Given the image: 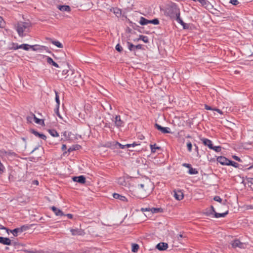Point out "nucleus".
Returning a JSON list of instances; mask_svg holds the SVG:
<instances>
[{
  "mask_svg": "<svg viewBox=\"0 0 253 253\" xmlns=\"http://www.w3.org/2000/svg\"><path fill=\"white\" fill-rule=\"evenodd\" d=\"M232 246L234 248L238 247L240 249H242L244 248V244L241 242L239 240L236 239L233 241Z\"/></svg>",
  "mask_w": 253,
  "mask_h": 253,
  "instance_id": "12",
  "label": "nucleus"
},
{
  "mask_svg": "<svg viewBox=\"0 0 253 253\" xmlns=\"http://www.w3.org/2000/svg\"><path fill=\"white\" fill-rule=\"evenodd\" d=\"M139 23L141 25H146L149 24V20L141 16L140 17Z\"/></svg>",
  "mask_w": 253,
  "mask_h": 253,
  "instance_id": "31",
  "label": "nucleus"
},
{
  "mask_svg": "<svg viewBox=\"0 0 253 253\" xmlns=\"http://www.w3.org/2000/svg\"><path fill=\"white\" fill-rule=\"evenodd\" d=\"M127 21L129 24V26L131 27L134 30H138V28H140L138 25H137L136 23L132 22L129 19H128Z\"/></svg>",
  "mask_w": 253,
  "mask_h": 253,
  "instance_id": "33",
  "label": "nucleus"
},
{
  "mask_svg": "<svg viewBox=\"0 0 253 253\" xmlns=\"http://www.w3.org/2000/svg\"><path fill=\"white\" fill-rule=\"evenodd\" d=\"M48 132L53 137L59 136V134L57 131L54 129H51L48 130Z\"/></svg>",
  "mask_w": 253,
  "mask_h": 253,
  "instance_id": "35",
  "label": "nucleus"
},
{
  "mask_svg": "<svg viewBox=\"0 0 253 253\" xmlns=\"http://www.w3.org/2000/svg\"><path fill=\"white\" fill-rule=\"evenodd\" d=\"M58 8L61 11L70 12L71 11V7L67 5H59L58 6Z\"/></svg>",
  "mask_w": 253,
  "mask_h": 253,
  "instance_id": "21",
  "label": "nucleus"
},
{
  "mask_svg": "<svg viewBox=\"0 0 253 253\" xmlns=\"http://www.w3.org/2000/svg\"><path fill=\"white\" fill-rule=\"evenodd\" d=\"M201 141L202 142L203 144L206 146H208L209 149H211L212 148V147L213 146V144L212 141L206 138H202L200 139Z\"/></svg>",
  "mask_w": 253,
  "mask_h": 253,
  "instance_id": "11",
  "label": "nucleus"
},
{
  "mask_svg": "<svg viewBox=\"0 0 253 253\" xmlns=\"http://www.w3.org/2000/svg\"><path fill=\"white\" fill-rule=\"evenodd\" d=\"M126 45L127 46L128 49L131 52H135V45H134L132 43L129 42H126Z\"/></svg>",
  "mask_w": 253,
  "mask_h": 253,
  "instance_id": "32",
  "label": "nucleus"
},
{
  "mask_svg": "<svg viewBox=\"0 0 253 253\" xmlns=\"http://www.w3.org/2000/svg\"><path fill=\"white\" fill-rule=\"evenodd\" d=\"M117 141H112V142H107L103 146L106 148H110L112 150H115L117 149Z\"/></svg>",
  "mask_w": 253,
  "mask_h": 253,
  "instance_id": "15",
  "label": "nucleus"
},
{
  "mask_svg": "<svg viewBox=\"0 0 253 253\" xmlns=\"http://www.w3.org/2000/svg\"><path fill=\"white\" fill-rule=\"evenodd\" d=\"M69 72V71L68 70H64L62 71V74L63 75H67V76L65 77V79L68 78V77H69V74H68Z\"/></svg>",
  "mask_w": 253,
  "mask_h": 253,
  "instance_id": "57",
  "label": "nucleus"
},
{
  "mask_svg": "<svg viewBox=\"0 0 253 253\" xmlns=\"http://www.w3.org/2000/svg\"><path fill=\"white\" fill-rule=\"evenodd\" d=\"M113 121L114 122L115 125L117 127H122L124 126V122L121 120V117L120 115H116L114 119L113 120Z\"/></svg>",
  "mask_w": 253,
  "mask_h": 253,
  "instance_id": "9",
  "label": "nucleus"
},
{
  "mask_svg": "<svg viewBox=\"0 0 253 253\" xmlns=\"http://www.w3.org/2000/svg\"><path fill=\"white\" fill-rule=\"evenodd\" d=\"M30 48H31L33 51H37L38 50L41 49V46L38 44L33 45H30Z\"/></svg>",
  "mask_w": 253,
  "mask_h": 253,
  "instance_id": "45",
  "label": "nucleus"
},
{
  "mask_svg": "<svg viewBox=\"0 0 253 253\" xmlns=\"http://www.w3.org/2000/svg\"><path fill=\"white\" fill-rule=\"evenodd\" d=\"M6 156H7V151L3 149L0 150V156L2 158Z\"/></svg>",
  "mask_w": 253,
  "mask_h": 253,
  "instance_id": "50",
  "label": "nucleus"
},
{
  "mask_svg": "<svg viewBox=\"0 0 253 253\" xmlns=\"http://www.w3.org/2000/svg\"><path fill=\"white\" fill-rule=\"evenodd\" d=\"M50 209L56 216H63L65 215V214L61 210L57 208L54 206L51 207Z\"/></svg>",
  "mask_w": 253,
  "mask_h": 253,
  "instance_id": "17",
  "label": "nucleus"
},
{
  "mask_svg": "<svg viewBox=\"0 0 253 253\" xmlns=\"http://www.w3.org/2000/svg\"><path fill=\"white\" fill-rule=\"evenodd\" d=\"M20 48H22L25 50L28 51L30 48V45L27 43H23L20 44Z\"/></svg>",
  "mask_w": 253,
  "mask_h": 253,
  "instance_id": "39",
  "label": "nucleus"
},
{
  "mask_svg": "<svg viewBox=\"0 0 253 253\" xmlns=\"http://www.w3.org/2000/svg\"><path fill=\"white\" fill-rule=\"evenodd\" d=\"M113 198L116 199H119L122 201L126 202L127 201V199L125 196L120 195L118 193H114L113 194Z\"/></svg>",
  "mask_w": 253,
  "mask_h": 253,
  "instance_id": "22",
  "label": "nucleus"
},
{
  "mask_svg": "<svg viewBox=\"0 0 253 253\" xmlns=\"http://www.w3.org/2000/svg\"><path fill=\"white\" fill-rule=\"evenodd\" d=\"M216 161L222 166H228L229 160L224 156H220L217 157Z\"/></svg>",
  "mask_w": 253,
  "mask_h": 253,
  "instance_id": "10",
  "label": "nucleus"
},
{
  "mask_svg": "<svg viewBox=\"0 0 253 253\" xmlns=\"http://www.w3.org/2000/svg\"><path fill=\"white\" fill-rule=\"evenodd\" d=\"M32 116H33V119H34V121L36 124L42 125H44L43 120L37 118L33 113L32 114Z\"/></svg>",
  "mask_w": 253,
  "mask_h": 253,
  "instance_id": "28",
  "label": "nucleus"
},
{
  "mask_svg": "<svg viewBox=\"0 0 253 253\" xmlns=\"http://www.w3.org/2000/svg\"><path fill=\"white\" fill-rule=\"evenodd\" d=\"M115 49L117 51H118L120 53H121L123 50V48L120 43H118L116 45Z\"/></svg>",
  "mask_w": 253,
  "mask_h": 253,
  "instance_id": "48",
  "label": "nucleus"
},
{
  "mask_svg": "<svg viewBox=\"0 0 253 253\" xmlns=\"http://www.w3.org/2000/svg\"><path fill=\"white\" fill-rule=\"evenodd\" d=\"M230 3L234 5H237L239 3L238 0H230Z\"/></svg>",
  "mask_w": 253,
  "mask_h": 253,
  "instance_id": "59",
  "label": "nucleus"
},
{
  "mask_svg": "<svg viewBox=\"0 0 253 253\" xmlns=\"http://www.w3.org/2000/svg\"><path fill=\"white\" fill-rule=\"evenodd\" d=\"M47 40L49 42L52 43L53 44L55 45V46H56L57 47H58L59 48H63V44L58 41L54 40L53 39L50 38H47Z\"/></svg>",
  "mask_w": 253,
  "mask_h": 253,
  "instance_id": "19",
  "label": "nucleus"
},
{
  "mask_svg": "<svg viewBox=\"0 0 253 253\" xmlns=\"http://www.w3.org/2000/svg\"><path fill=\"white\" fill-rule=\"evenodd\" d=\"M204 106H205V109L207 110H212V111L213 110L214 108H212V107H211L210 106H209L207 104H205L204 105Z\"/></svg>",
  "mask_w": 253,
  "mask_h": 253,
  "instance_id": "60",
  "label": "nucleus"
},
{
  "mask_svg": "<svg viewBox=\"0 0 253 253\" xmlns=\"http://www.w3.org/2000/svg\"><path fill=\"white\" fill-rule=\"evenodd\" d=\"M71 72V76L68 80H70V84L74 86H78L80 84L82 83L83 79L81 75L78 72Z\"/></svg>",
  "mask_w": 253,
  "mask_h": 253,
  "instance_id": "3",
  "label": "nucleus"
},
{
  "mask_svg": "<svg viewBox=\"0 0 253 253\" xmlns=\"http://www.w3.org/2000/svg\"><path fill=\"white\" fill-rule=\"evenodd\" d=\"M178 23H179L181 25L183 26L185 23L183 21V20L180 18V14L178 15L174 19Z\"/></svg>",
  "mask_w": 253,
  "mask_h": 253,
  "instance_id": "40",
  "label": "nucleus"
},
{
  "mask_svg": "<svg viewBox=\"0 0 253 253\" xmlns=\"http://www.w3.org/2000/svg\"><path fill=\"white\" fill-rule=\"evenodd\" d=\"M70 231L72 233V235L73 236L76 235H82L83 233V231L82 229H71Z\"/></svg>",
  "mask_w": 253,
  "mask_h": 253,
  "instance_id": "24",
  "label": "nucleus"
},
{
  "mask_svg": "<svg viewBox=\"0 0 253 253\" xmlns=\"http://www.w3.org/2000/svg\"><path fill=\"white\" fill-rule=\"evenodd\" d=\"M139 39L140 40H142L145 43H148L149 42V39L147 36H144L142 35H139Z\"/></svg>",
  "mask_w": 253,
  "mask_h": 253,
  "instance_id": "38",
  "label": "nucleus"
},
{
  "mask_svg": "<svg viewBox=\"0 0 253 253\" xmlns=\"http://www.w3.org/2000/svg\"><path fill=\"white\" fill-rule=\"evenodd\" d=\"M215 212H216L215 211L214 208L213 206H211L210 212H208L207 213V216H210L211 215H214Z\"/></svg>",
  "mask_w": 253,
  "mask_h": 253,
  "instance_id": "46",
  "label": "nucleus"
},
{
  "mask_svg": "<svg viewBox=\"0 0 253 253\" xmlns=\"http://www.w3.org/2000/svg\"><path fill=\"white\" fill-rule=\"evenodd\" d=\"M150 146L152 153H155L157 150H162V148L158 146L155 143L154 144H151Z\"/></svg>",
  "mask_w": 253,
  "mask_h": 253,
  "instance_id": "25",
  "label": "nucleus"
},
{
  "mask_svg": "<svg viewBox=\"0 0 253 253\" xmlns=\"http://www.w3.org/2000/svg\"><path fill=\"white\" fill-rule=\"evenodd\" d=\"M151 209H152V208H141L140 211L142 212L148 211V212H150L151 213Z\"/></svg>",
  "mask_w": 253,
  "mask_h": 253,
  "instance_id": "54",
  "label": "nucleus"
},
{
  "mask_svg": "<svg viewBox=\"0 0 253 253\" xmlns=\"http://www.w3.org/2000/svg\"><path fill=\"white\" fill-rule=\"evenodd\" d=\"M54 92H55V101H56V109L58 110V109L59 108V105H60L59 96V93H58L57 91L55 90Z\"/></svg>",
  "mask_w": 253,
  "mask_h": 253,
  "instance_id": "30",
  "label": "nucleus"
},
{
  "mask_svg": "<svg viewBox=\"0 0 253 253\" xmlns=\"http://www.w3.org/2000/svg\"><path fill=\"white\" fill-rule=\"evenodd\" d=\"M164 15L171 20H174L176 16L180 14V10L177 4L172 2L164 10Z\"/></svg>",
  "mask_w": 253,
  "mask_h": 253,
  "instance_id": "1",
  "label": "nucleus"
},
{
  "mask_svg": "<svg viewBox=\"0 0 253 253\" xmlns=\"http://www.w3.org/2000/svg\"><path fill=\"white\" fill-rule=\"evenodd\" d=\"M72 179L73 181L78 182L80 184H84L86 182L85 176L82 175L78 176H73Z\"/></svg>",
  "mask_w": 253,
  "mask_h": 253,
  "instance_id": "8",
  "label": "nucleus"
},
{
  "mask_svg": "<svg viewBox=\"0 0 253 253\" xmlns=\"http://www.w3.org/2000/svg\"><path fill=\"white\" fill-rule=\"evenodd\" d=\"M164 212V209L161 208H152L150 214L162 213Z\"/></svg>",
  "mask_w": 253,
  "mask_h": 253,
  "instance_id": "27",
  "label": "nucleus"
},
{
  "mask_svg": "<svg viewBox=\"0 0 253 253\" xmlns=\"http://www.w3.org/2000/svg\"><path fill=\"white\" fill-rule=\"evenodd\" d=\"M12 46L10 48L11 49L17 50L20 48V45H19L18 43L12 42Z\"/></svg>",
  "mask_w": 253,
  "mask_h": 253,
  "instance_id": "44",
  "label": "nucleus"
},
{
  "mask_svg": "<svg viewBox=\"0 0 253 253\" xmlns=\"http://www.w3.org/2000/svg\"><path fill=\"white\" fill-rule=\"evenodd\" d=\"M116 144L117 145V149L119 148L123 149L126 148H130V145H127V144L126 145H123L117 141V143H116Z\"/></svg>",
  "mask_w": 253,
  "mask_h": 253,
  "instance_id": "34",
  "label": "nucleus"
},
{
  "mask_svg": "<svg viewBox=\"0 0 253 253\" xmlns=\"http://www.w3.org/2000/svg\"><path fill=\"white\" fill-rule=\"evenodd\" d=\"M17 155V154L13 152L12 150H8L7 151V156H16Z\"/></svg>",
  "mask_w": 253,
  "mask_h": 253,
  "instance_id": "53",
  "label": "nucleus"
},
{
  "mask_svg": "<svg viewBox=\"0 0 253 253\" xmlns=\"http://www.w3.org/2000/svg\"><path fill=\"white\" fill-rule=\"evenodd\" d=\"M45 57L46 58V62L48 64L52 65L56 68L59 67L58 64L54 61L51 57L47 56H45Z\"/></svg>",
  "mask_w": 253,
  "mask_h": 253,
  "instance_id": "23",
  "label": "nucleus"
},
{
  "mask_svg": "<svg viewBox=\"0 0 253 253\" xmlns=\"http://www.w3.org/2000/svg\"><path fill=\"white\" fill-rule=\"evenodd\" d=\"M29 131L34 134L36 136L38 137H39L40 136V135H41V133L38 132L37 130H36L35 129H33V128H30V130H29Z\"/></svg>",
  "mask_w": 253,
  "mask_h": 253,
  "instance_id": "41",
  "label": "nucleus"
},
{
  "mask_svg": "<svg viewBox=\"0 0 253 253\" xmlns=\"http://www.w3.org/2000/svg\"><path fill=\"white\" fill-rule=\"evenodd\" d=\"M228 166H231L235 168H238L240 169L244 170V169H251L253 168V164L250 167L246 168L247 165H243L242 164H239L234 161L229 160V162L228 163Z\"/></svg>",
  "mask_w": 253,
  "mask_h": 253,
  "instance_id": "5",
  "label": "nucleus"
},
{
  "mask_svg": "<svg viewBox=\"0 0 253 253\" xmlns=\"http://www.w3.org/2000/svg\"><path fill=\"white\" fill-rule=\"evenodd\" d=\"M110 11L113 12L118 18L120 17L122 15V10L118 7H112L110 9Z\"/></svg>",
  "mask_w": 253,
  "mask_h": 253,
  "instance_id": "18",
  "label": "nucleus"
},
{
  "mask_svg": "<svg viewBox=\"0 0 253 253\" xmlns=\"http://www.w3.org/2000/svg\"><path fill=\"white\" fill-rule=\"evenodd\" d=\"M139 248V245L137 244H132L131 251L133 253H136L138 252Z\"/></svg>",
  "mask_w": 253,
  "mask_h": 253,
  "instance_id": "37",
  "label": "nucleus"
},
{
  "mask_svg": "<svg viewBox=\"0 0 253 253\" xmlns=\"http://www.w3.org/2000/svg\"><path fill=\"white\" fill-rule=\"evenodd\" d=\"M228 210L226 211L225 212L223 213L215 212L214 217L215 218L224 217L228 214Z\"/></svg>",
  "mask_w": 253,
  "mask_h": 253,
  "instance_id": "29",
  "label": "nucleus"
},
{
  "mask_svg": "<svg viewBox=\"0 0 253 253\" xmlns=\"http://www.w3.org/2000/svg\"><path fill=\"white\" fill-rule=\"evenodd\" d=\"M134 48H135V51L136 49H142V50L144 49V48L142 47V45L140 44H138L137 45H135Z\"/></svg>",
  "mask_w": 253,
  "mask_h": 253,
  "instance_id": "58",
  "label": "nucleus"
},
{
  "mask_svg": "<svg viewBox=\"0 0 253 253\" xmlns=\"http://www.w3.org/2000/svg\"><path fill=\"white\" fill-rule=\"evenodd\" d=\"M187 151L189 152H192V144L190 141H188L186 143Z\"/></svg>",
  "mask_w": 253,
  "mask_h": 253,
  "instance_id": "42",
  "label": "nucleus"
},
{
  "mask_svg": "<svg viewBox=\"0 0 253 253\" xmlns=\"http://www.w3.org/2000/svg\"><path fill=\"white\" fill-rule=\"evenodd\" d=\"M232 157L233 159H234L235 160L239 162H240V163H243L244 162V160L243 159H241L240 158H239L238 156H236V155H232Z\"/></svg>",
  "mask_w": 253,
  "mask_h": 253,
  "instance_id": "49",
  "label": "nucleus"
},
{
  "mask_svg": "<svg viewBox=\"0 0 253 253\" xmlns=\"http://www.w3.org/2000/svg\"><path fill=\"white\" fill-rule=\"evenodd\" d=\"M189 24L185 23L182 26L183 29L185 30H187L189 28Z\"/></svg>",
  "mask_w": 253,
  "mask_h": 253,
  "instance_id": "64",
  "label": "nucleus"
},
{
  "mask_svg": "<svg viewBox=\"0 0 253 253\" xmlns=\"http://www.w3.org/2000/svg\"><path fill=\"white\" fill-rule=\"evenodd\" d=\"M61 149L63 151H64L63 153V155L66 154L68 152L65 150L67 149V146L65 144H63L61 147Z\"/></svg>",
  "mask_w": 253,
  "mask_h": 253,
  "instance_id": "61",
  "label": "nucleus"
},
{
  "mask_svg": "<svg viewBox=\"0 0 253 253\" xmlns=\"http://www.w3.org/2000/svg\"><path fill=\"white\" fill-rule=\"evenodd\" d=\"M213 200L215 201H217V202H219V203H221L222 202V199L219 196H215L213 198Z\"/></svg>",
  "mask_w": 253,
  "mask_h": 253,
  "instance_id": "55",
  "label": "nucleus"
},
{
  "mask_svg": "<svg viewBox=\"0 0 253 253\" xmlns=\"http://www.w3.org/2000/svg\"><path fill=\"white\" fill-rule=\"evenodd\" d=\"M154 126L155 128L160 131L164 134L172 133V132L170 131V129L169 127L162 126L161 125L157 123L155 124Z\"/></svg>",
  "mask_w": 253,
  "mask_h": 253,
  "instance_id": "7",
  "label": "nucleus"
},
{
  "mask_svg": "<svg viewBox=\"0 0 253 253\" xmlns=\"http://www.w3.org/2000/svg\"><path fill=\"white\" fill-rule=\"evenodd\" d=\"M138 190L142 193V195H137V197L140 199H143L146 197L150 194L152 190V185L150 182H145L138 184Z\"/></svg>",
  "mask_w": 253,
  "mask_h": 253,
  "instance_id": "2",
  "label": "nucleus"
},
{
  "mask_svg": "<svg viewBox=\"0 0 253 253\" xmlns=\"http://www.w3.org/2000/svg\"><path fill=\"white\" fill-rule=\"evenodd\" d=\"M160 23L159 20L158 18H155L152 20H149V24L154 25H158Z\"/></svg>",
  "mask_w": 253,
  "mask_h": 253,
  "instance_id": "43",
  "label": "nucleus"
},
{
  "mask_svg": "<svg viewBox=\"0 0 253 253\" xmlns=\"http://www.w3.org/2000/svg\"><path fill=\"white\" fill-rule=\"evenodd\" d=\"M199 2L207 9L210 8V7H213L212 5L207 0H198Z\"/></svg>",
  "mask_w": 253,
  "mask_h": 253,
  "instance_id": "20",
  "label": "nucleus"
},
{
  "mask_svg": "<svg viewBox=\"0 0 253 253\" xmlns=\"http://www.w3.org/2000/svg\"><path fill=\"white\" fill-rule=\"evenodd\" d=\"M173 196L177 200L180 201L183 198L184 195L181 190H174Z\"/></svg>",
  "mask_w": 253,
  "mask_h": 253,
  "instance_id": "13",
  "label": "nucleus"
},
{
  "mask_svg": "<svg viewBox=\"0 0 253 253\" xmlns=\"http://www.w3.org/2000/svg\"><path fill=\"white\" fill-rule=\"evenodd\" d=\"M168 248V244L166 243L161 242L156 245V248L161 251L166 250Z\"/></svg>",
  "mask_w": 253,
  "mask_h": 253,
  "instance_id": "14",
  "label": "nucleus"
},
{
  "mask_svg": "<svg viewBox=\"0 0 253 253\" xmlns=\"http://www.w3.org/2000/svg\"><path fill=\"white\" fill-rule=\"evenodd\" d=\"M0 229H1V230H5L6 231V232L8 234L9 233V232H10V230L9 229H8V228L4 227L3 226H2V225H0Z\"/></svg>",
  "mask_w": 253,
  "mask_h": 253,
  "instance_id": "62",
  "label": "nucleus"
},
{
  "mask_svg": "<svg viewBox=\"0 0 253 253\" xmlns=\"http://www.w3.org/2000/svg\"><path fill=\"white\" fill-rule=\"evenodd\" d=\"M29 228V226L27 225H24L21 226L20 228H16L12 230H10V232L13 235L14 237H17L18 236V233H22L28 230Z\"/></svg>",
  "mask_w": 253,
  "mask_h": 253,
  "instance_id": "6",
  "label": "nucleus"
},
{
  "mask_svg": "<svg viewBox=\"0 0 253 253\" xmlns=\"http://www.w3.org/2000/svg\"><path fill=\"white\" fill-rule=\"evenodd\" d=\"M70 133H71V132H68L67 131H65L64 132H62L61 133V134L62 135H63L65 137V139H67L69 138L70 136Z\"/></svg>",
  "mask_w": 253,
  "mask_h": 253,
  "instance_id": "51",
  "label": "nucleus"
},
{
  "mask_svg": "<svg viewBox=\"0 0 253 253\" xmlns=\"http://www.w3.org/2000/svg\"><path fill=\"white\" fill-rule=\"evenodd\" d=\"M81 146L79 144L73 145L71 147L68 148L67 152L70 153L73 151L78 150L81 148Z\"/></svg>",
  "mask_w": 253,
  "mask_h": 253,
  "instance_id": "26",
  "label": "nucleus"
},
{
  "mask_svg": "<svg viewBox=\"0 0 253 253\" xmlns=\"http://www.w3.org/2000/svg\"><path fill=\"white\" fill-rule=\"evenodd\" d=\"M30 26V24L28 22H20L18 23L16 26V31L21 37H23L25 36L24 35L23 32L26 31V30Z\"/></svg>",
  "mask_w": 253,
  "mask_h": 253,
  "instance_id": "4",
  "label": "nucleus"
},
{
  "mask_svg": "<svg viewBox=\"0 0 253 253\" xmlns=\"http://www.w3.org/2000/svg\"><path fill=\"white\" fill-rule=\"evenodd\" d=\"M222 147L220 146H212L211 150H213L216 152H219L221 151Z\"/></svg>",
  "mask_w": 253,
  "mask_h": 253,
  "instance_id": "47",
  "label": "nucleus"
},
{
  "mask_svg": "<svg viewBox=\"0 0 253 253\" xmlns=\"http://www.w3.org/2000/svg\"><path fill=\"white\" fill-rule=\"evenodd\" d=\"M41 49H43L44 50H45L46 52L49 53H51L52 54V55L55 57V55L53 53H52L51 51H49V49H48V47H47V46H41Z\"/></svg>",
  "mask_w": 253,
  "mask_h": 253,
  "instance_id": "52",
  "label": "nucleus"
},
{
  "mask_svg": "<svg viewBox=\"0 0 253 253\" xmlns=\"http://www.w3.org/2000/svg\"><path fill=\"white\" fill-rule=\"evenodd\" d=\"M4 27V22L1 16H0V28H3Z\"/></svg>",
  "mask_w": 253,
  "mask_h": 253,
  "instance_id": "56",
  "label": "nucleus"
},
{
  "mask_svg": "<svg viewBox=\"0 0 253 253\" xmlns=\"http://www.w3.org/2000/svg\"><path fill=\"white\" fill-rule=\"evenodd\" d=\"M182 166L184 167L187 168L188 169L191 168V167L192 166L191 164H187V163H183L182 164Z\"/></svg>",
  "mask_w": 253,
  "mask_h": 253,
  "instance_id": "63",
  "label": "nucleus"
},
{
  "mask_svg": "<svg viewBox=\"0 0 253 253\" xmlns=\"http://www.w3.org/2000/svg\"><path fill=\"white\" fill-rule=\"evenodd\" d=\"M188 173L191 175L197 174L198 173V171L196 169L193 168L191 166V168L189 169Z\"/></svg>",
  "mask_w": 253,
  "mask_h": 253,
  "instance_id": "36",
  "label": "nucleus"
},
{
  "mask_svg": "<svg viewBox=\"0 0 253 253\" xmlns=\"http://www.w3.org/2000/svg\"><path fill=\"white\" fill-rule=\"evenodd\" d=\"M0 243L4 245L10 246L11 245V241L7 237H0Z\"/></svg>",
  "mask_w": 253,
  "mask_h": 253,
  "instance_id": "16",
  "label": "nucleus"
}]
</instances>
